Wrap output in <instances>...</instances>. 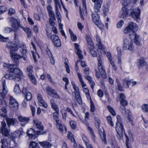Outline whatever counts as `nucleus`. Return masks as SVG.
<instances>
[{"instance_id": "1", "label": "nucleus", "mask_w": 148, "mask_h": 148, "mask_svg": "<svg viewBox=\"0 0 148 148\" xmlns=\"http://www.w3.org/2000/svg\"><path fill=\"white\" fill-rule=\"evenodd\" d=\"M6 121L8 124V127H6V124L5 121H3L1 122V131L2 134H4L5 136H7L9 134L10 128L9 127L10 125L13 126L17 123L18 122L17 119L14 118H7L6 119Z\"/></svg>"}, {"instance_id": "2", "label": "nucleus", "mask_w": 148, "mask_h": 148, "mask_svg": "<svg viewBox=\"0 0 148 148\" xmlns=\"http://www.w3.org/2000/svg\"><path fill=\"white\" fill-rule=\"evenodd\" d=\"M13 64L12 69L10 70H8L9 72L13 73L16 76L11 74H8L5 75V78L11 80H14L15 81H19L21 79V76L23 75V73L21 70L18 68H14Z\"/></svg>"}, {"instance_id": "3", "label": "nucleus", "mask_w": 148, "mask_h": 148, "mask_svg": "<svg viewBox=\"0 0 148 148\" xmlns=\"http://www.w3.org/2000/svg\"><path fill=\"white\" fill-rule=\"evenodd\" d=\"M10 21L12 31L14 32L15 42L17 43L19 42L18 36L21 32L19 22L13 17L10 18Z\"/></svg>"}, {"instance_id": "4", "label": "nucleus", "mask_w": 148, "mask_h": 148, "mask_svg": "<svg viewBox=\"0 0 148 148\" xmlns=\"http://www.w3.org/2000/svg\"><path fill=\"white\" fill-rule=\"evenodd\" d=\"M136 43L133 40H130L128 38H125L123 41L122 48L124 50H129L133 52L135 47Z\"/></svg>"}, {"instance_id": "5", "label": "nucleus", "mask_w": 148, "mask_h": 148, "mask_svg": "<svg viewBox=\"0 0 148 148\" xmlns=\"http://www.w3.org/2000/svg\"><path fill=\"white\" fill-rule=\"evenodd\" d=\"M128 13L129 16H131L136 21L138 22L140 21V10L139 9L134 10L132 8H131L130 9L128 10Z\"/></svg>"}, {"instance_id": "6", "label": "nucleus", "mask_w": 148, "mask_h": 148, "mask_svg": "<svg viewBox=\"0 0 148 148\" xmlns=\"http://www.w3.org/2000/svg\"><path fill=\"white\" fill-rule=\"evenodd\" d=\"M102 55L101 54L97 57V59L98 60V70L101 72L102 77L105 78L106 77V73L102 65V62L101 60Z\"/></svg>"}, {"instance_id": "7", "label": "nucleus", "mask_w": 148, "mask_h": 148, "mask_svg": "<svg viewBox=\"0 0 148 148\" xmlns=\"http://www.w3.org/2000/svg\"><path fill=\"white\" fill-rule=\"evenodd\" d=\"M100 123V121L99 119L97 120L95 122V126L99 130V133L102 141L104 142L105 144H106L107 142L106 139V134L103 129H102V130H101V129H100L99 126Z\"/></svg>"}, {"instance_id": "8", "label": "nucleus", "mask_w": 148, "mask_h": 148, "mask_svg": "<svg viewBox=\"0 0 148 148\" xmlns=\"http://www.w3.org/2000/svg\"><path fill=\"white\" fill-rule=\"evenodd\" d=\"M115 129L117 133V135L118 138L119 140L123 139V132L124 131L123 125V123H116Z\"/></svg>"}, {"instance_id": "9", "label": "nucleus", "mask_w": 148, "mask_h": 148, "mask_svg": "<svg viewBox=\"0 0 148 148\" xmlns=\"http://www.w3.org/2000/svg\"><path fill=\"white\" fill-rule=\"evenodd\" d=\"M46 90L49 95L56 99H59L60 98V97L58 94L57 91L52 89L49 86H47L46 87Z\"/></svg>"}, {"instance_id": "10", "label": "nucleus", "mask_w": 148, "mask_h": 148, "mask_svg": "<svg viewBox=\"0 0 148 148\" xmlns=\"http://www.w3.org/2000/svg\"><path fill=\"white\" fill-rule=\"evenodd\" d=\"M138 29L137 25L134 23L131 22L128 26L125 29L124 32L126 34L130 31H136Z\"/></svg>"}, {"instance_id": "11", "label": "nucleus", "mask_w": 148, "mask_h": 148, "mask_svg": "<svg viewBox=\"0 0 148 148\" xmlns=\"http://www.w3.org/2000/svg\"><path fill=\"white\" fill-rule=\"evenodd\" d=\"M129 36L131 40H133L136 42V45L138 46H140L141 44L139 40V36L136 34L135 31L129 32Z\"/></svg>"}, {"instance_id": "12", "label": "nucleus", "mask_w": 148, "mask_h": 148, "mask_svg": "<svg viewBox=\"0 0 148 148\" xmlns=\"http://www.w3.org/2000/svg\"><path fill=\"white\" fill-rule=\"evenodd\" d=\"M11 56L13 58V61L15 63L14 65L16 66H18L19 65V61L18 59L23 58L24 60H26V58L25 56H22L16 53H12L11 55Z\"/></svg>"}, {"instance_id": "13", "label": "nucleus", "mask_w": 148, "mask_h": 148, "mask_svg": "<svg viewBox=\"0 0 148 148\" xmlns=\"http://www.w3.org/2000/svg\"><path fill=\"white\" fill-rule=\"evenodd\" d=\"M18 103L16 100L12 96H10L9 106L12 108L17 109L18 107Z\"/></svg>"}, {"instance_id": "14", "label": "nucleus", "mask_w": 148, "mask_h": 148, "mask_svg": "<svg viewBox=\"0 0 148 148\" xmlns=\"http://www.w3.org/2000/svg\"><path fill=\"white\" fill-rule=\"evenodd\" d=\"M51 39L52 40L55 47H59L61 46V41L58 36L55 34H53L51 37Z\"/></svg>"}, {"instance_id": "15", "label": "nucleus", "mask_w": 148, "mask_h": 148, "mask_svg": "<svg viewBox=\"0 0 148 148\" xmlns=\"http://www.w3.org/2000/svg\"><path fill=\"white\" fill-rule=\"evenodd\" d=\"M95 3L94 7L95 11L96 12H99L100 11L101 5L103 3V0H92Z\"/></svg>"}, {"instance_id": "16", "label": "nucleus", "mask_w": 148, "mask_h": 148, "mask_svg": "<svg viewBox=\"0 0 148 148\" xmlns=\"http://www.w3.org/2000/svg\"><path fill=\"white\" fill-rule=\"evenodd\" d=\"M18 119L21 122L20 125L22 126H24L26 124L28 123L30 120L29 117L19 116L18 117Z\"/></svg>"}, {"instance_id": "17", "label": "nucleus", "mask_w": 148, "mask_h": 148, "mask_svg": "<svg viewBox=\"0 0 148 148\" xmlns=\"http://www.w3.org/2000/svg\"><path fill=\"white\" fill-rule=\"evenodd\" d=\"M34 124L36 126V128L39 130L37 131L38 132V134H42L43 130V125L39 121L37 120H34Z\"/></svg>"}, {"instance_id": "18", "label": "nucleus", "mask_w": 148, "mask_h": 148, "mask_svg": "<svg viewBox=\"0 0 148 148\" xmlns=\"http://www.w3.org/2000/svg\"><path fill=\"white\" fill-rule=\"evenodd\" d=\"M83 9L82 11L80 8V16L82 19H84L83 16L87 15V10L86 4V1L85 0H82Z\"/></svg>"}, {"instance_id": "19", "label": "nucleus", "mask_w": 148, "mask_h": 148, "mask_svg": "<svg viewBox=\"0 0 148 148\" xmlns=\"http://www.w3.org/2000/svg\"><path fill=\"white\" fill-rule=\"evenodd\" d=\"M6 46L8 48L12 51H16L18 50L17 44L12 42H7Z\"/></svg>"}, {"instance_id": "20", "label": "nucleus", "mask_w": 148, "mask_h": 148, "mask_svg": "<svg viewBox=\"0 0 148 148\" xmlns=\"http://www.w3.org/2000/svg\"><path fill=\"white\" fill-rule=\"evenodd\" d=\"M3 88L2 90L0 92L1 96L4 99L6 95L8 92L7 88L5 84V82L3 81L2 82Z\"/></svg>"}, {"instance_id": "21", "label": "nucleus", "mask_w": 148, "mask_h": 148, "mask_svg": "<svg viewBox=\"0 0 148 148\" xmlns=\"http://www.w3.org/2000/svg\"><path fill=\"white\" fill-rule=\"evenodd\" d=\"M97 12H93L92 14V17L93 22L95 23H98L100 20L99 14L97 13Z\"/></svg>"}, {"instance_id": "22", "label": "nucleus", "mask_w": 148, "mask_h": 148, "mask_svg": "<svg viewBox=\"0 0 148 148\" xmlns=\"http://www.w3.org/2000/svg\"><path fill=\"white\" fill-rule=\"evenodd\" d=\"M126 4H124V6L122 7V11L120 12L121 17V18H124L127 15H128V10H127V8H126Z\"/></svg>"}, {"instance_id": "23", "label": "nucleus", "mask_w": 148, "mask_h": 148, "mask_svg": "<svg viewBox=\"0 0 148 148\" xmlns=\"http://www.w3.org/2000/svg\"><path fill=\"white\" fill-rule=\"evenodd\" d=\"M74 44L76 49L75 52L77 56L80 59H82L83 58V56L82 54V51L79 49V45L76 43H75Z\"/></svg>"}, {"instance_id": "24", "label": "nucleus", "mask_w": 148, "mask_h": 148, "mask_svg": "<svg viewBox=\"0 0 148 148\" xmlns=\"http://www.w3.org/2000/svg\"><path fill=\"white\" fill-rule=\"evenodd\" d=\"M38 99L39 102L40 103V106H43L45 108H47L48 105L47 103L44 101L42 98V96L40 94H38Z\"/></svg>"}, {"instance_id": "25", "label": "nucleus", "mask_w": 148, "mask_h": 148, "mask_svg": "<svg viewBox=\"0 0 148 148\" xmlns=\"http://www.w3.org/2000/svg\"><path fill=\"white\" fill-rule=\"evenodd\" d=\"M146 62L145 61L144 57H141L138 60L137 65L139 68L143 66L146 64Z\"/></svg>"}, {"instance_id": "26", "label": "nucleus", "mask_w": 148, "mask_h": 148, "mask_svg": "<svg viewBox=\"0 0 148 148\" xmlns=\"http://www.w3.org/2000/svg\"><path fill=\"white\" fill-rule=\"evenodd\" d=\"M123 84L126 88H128L131 84V80L129 79V77H125L123 80Z\"/></svg>"}, {"instance_id": "27", "label": "nucleus", "mask_w": 148, "mask_h": 148, "mask_svg": "<svg viewBox=\"0 0 148 148\" xmlns=\"http://www.w3.org/2000/svg\"><path fill=\"white\" fill-rule=\"evenodd\" d=\"M27 134L28 136L31 138L36 134H38L37 131H35L33 129L30 128L27 131Z\"/></svg>"}, {"instance_id": "28", "label": "nucleus", "mask_w": 148, "mask_h": 148, "mask_svg": "<svg viewBox=\"0 0 148 148\" xmlns=\"http://www.w3.org/2000/svg\"><path fill=\"white\" fill-rule=\"evenodd\" d=\"M22 93L26 94V99L27 101H30L31 100L32 98V94L30 92H27L25 88H23L22 90Z\"/></svg>"}, {"instance_id": "29", "label": "nucleus", "mask_w": 148, "mask_h": 148, "mask_svg": "<svg viewBox=\"0 0 148 148\" xmlns=\"http://www.w3.org/2000/svg\"><path fill=\"white\" fill-rule=\"evenodd\" d=\"M40 144L45 148H49L51 146V145L47 141L39 142Z\"/></svg>"}, {"instance_id": "30", "label": "nucleus", "mask_w": 148, "mask_h": 148, "mask_svg": "<svg viewBox=\"0 0 148 148\" xmlns=\"http://www.w3.org/2000/svg\"><path fill=\"white\" fill-rule=\"evenodd\" d=\"M86 40L88 44L90 46V47H91V48H93V43L92 42V39L90 36L89 34H87L86 35Z\"/></svg>"}, {"instance_id": "31", "label": "nucleus", "mask_w": 148, "mask_h": 148, "mask_svg": "<svg viewBox=\"0 0 148 148\" xmlns=\"http://www.w3.org/2000/svg\"><path fill=\"white\" fill-rule=\"evenodd\" d=\"M28 75L30 80L34 84H37V82L34 76L31 73H28Z\"/></svg>"}, {"instance_id": "32", "label": "nucleus", "mask_w": 148, "mask_h": 148, "mask_svg": "<svg viewBox=\"0 0 148 148\" xmlns=\"http://www.w3.org/2000/svg\"><path fill=\"white\" fill-rule=\"evenodd\" d=\"M56 124L58 129L60 131L62 132L63 131V128L62 125L61 123V121H57Z\"/></svg>"}, {"instance_id": "33", "label": "nucleus", "mask_w": 148, "mask_h": 148, "mask_svg": "<svg viewBox=\"0 0 148 148\" xmlns=\"http://www.w3.org/2000/svg\"><path fill=\"white\" fill-rule=\"evenodd\" d=\"M23 49L21 48L20 50V52L21 53V54L23 55L22 56H25L26 58V54L27 53V50L25 49L26 46L23 45Z\"/></svg>"}, {"instance_id": "34", "label": "nucleus", "mask_w": 148, "mask_h": 148, "mask_svg": "<svg viewBox=\"0 0 148 148\" xmlns=\"http://www.w3.org/2000/svg\"><path fill=\"white\" fill-rule=\"evenodd\" d=\"M29 146L30 147H32V148H40V147L38 146L37 143L33 141L30 142Z\"/></svg>"}, {"instance_id": "35", "label": "nucleus", "mask_w": 148, "mask_h": 148, "mask_svg": "<svg viewBox=\"0 0 148 148\" xmlns=\"http://www.w3.org/2000/svg\"><path fill=\"white\" fill-rule=\"evenodd\" d=\"M82 137V139L86 144V147L90 145L88 143V139L86 136L84 134H83Z\"/></svg>"}, {"instance_id": "36", "label": "nucleus", "mask_w": 148, "mask_h": 148, "mask_svg": "<svg viewBox=\"0 0 148 148\" xmlns=\"http://www.w3.org/2000/svg\"><path fill=\"white\" fill-rule=\"evenodd\" d=\"M19 27H20V28H22L23 30L25 31L27 33H29V32H31V29L28 27H24L22 25H21L20 24V23L19 22Z\"/></svg>"}, {"instance_id": "37", "label": "nucleus", "mask_w": 148, "mask_h": 148, "mask_svg": "<svg viewBox=\"0 0 148 148\" xmlns=\"http://www.w3.org/2000/svg\"><path fill=\"white\" fill-rule=\"evenodd\" d=\"M56 17L58 19V22H61V20H60L61 16L60 15V13L58 10V8H56Z\"/></svg>"}, {"instance_id": "38", "label": "nucleus", "mask_w": 148, "mask_h": 148, "mask_svg": "<svg viewBox=\"0 0 148 148\" xmlns=\"http://www.w3.org/2000/svg\"><path fill=\"white\" fill-rule=\"evenodd\" d=\"M95 24L101 30H103L104 28V25L101 23V22L100 21L98 23Z\"/></svg>"}, {"instance_id": "39", "label": "nucleus", "mask_w": 148, "mask_h": 148, "mask_svg": "<svg viewBox=\"0 0 148 148\" xmlns=\"http://www.w3.org/2000/svg\"><path fill=\"white\" fill-rule=\"evenodd\" d=\"M14 91L16 93H19L21 92V90L19 88V85L18 84H16L14 88Z\"/></svg>"}, {"instance_id": "40", "label": "nucleus", "mask_w": 148, "mask_h": 148, "mask_svg": "<svg viewBox=\"0 0 148 148\" xmlns=\"http://www.w3.org/2000/svg\"><path fill=\"white\" fill-rule=\"evenodd\" d=\"M90 111L92 112H94L95 110V106L93 102L91 99L90 101Z\"/></svg>"}, {"instance_id": "41", "label": "nucleus", "mask_w": 148, "mask_h": 148, "mask_svg": "<svg viewBox=\"0 0 148 148\" xmlns=\"http://www.w3.org/2000/svg\"><path fill=\"white\" fill-rule=\"evenodd\" d=\"M15 133L17 134L18 136H20L23 134L24 132L22 129L20 128L18 130L16 131L15 132Z\"/></svg>"}, {"instance_id": "42", "label": "nucleus", "mask_w": 148, "mask_h": 148, "mask_svg": "<svg viewBox=\"0 0 148 148\" xmlns=\"http://www.w3.org/2000/svg\"><path fill=\"white\" fill-rule=\"evenodd\" d=\"M107 108L112 115L114 116L116 115L115 112L112 108L110 106H108Z\"/></svg>"}, {"instance_id": "43", "label": "nucleus", "mask_w": 148, "mask_h": 148, "mask_svg": "<svg viewBox=\"0 0 148 148\" xmlns=\"http://www.w3.org/2000/svg\"><path fill=\"white\" fill-rule=\"evenodd\" d=\"M49 16L51 18H52L53 20H56V17L55 16V14L54 13V12L53 11L49 12Z\"/></svg>"}, {"instance_id": "44", "label": "nucleus", "mask_w": 148, "mask_h": 148, "mask_svg": "<svg viewBox=\"0 0 148 148\" xmlns=\"http://www.w3.org/2000/svg\"><path fill=\"white\" fill-rule=\"evenodd\" d=\"M110 63L112 65L113 69L114 70L116 71L117 70V67L115 65L114 62L112 60H111L110 59V60L109 61Z\"/></svg>"}, {"instance_id": "45", "label": "nucleus", "mask_w": 148, "mask_h": 148, "mask_svg": "<svg viewBox=\"0 0 148 148\" xmlns=\"http://www.w3.org/2000/svg\"><path fill=\"white\" fill-rule=\"evenodd\" d=\"M73 88L75 90V95H77L79 94V89L78 87L76 85H75L73 86Z\"/></svg>"}, {"instance_id": "46", "label": "nucleus", "mask_w": 148, "mask_h": 148, "mask_svg": "<svg viewBox=\"0 0 148 148\" xmlns=\"http://www.w3.org/2000/svg\"><path fill=\"white\" fill-rule=\"evenodd\" d=\"M62 114L63 118L65 120L66 117V113L64 109H62L61 111Z\"/></svg>"}, {"instance_id": "47", "label": "nucleus", "mask_w": 148, "mask_h": 148, "mask_svg": "<svg viewBox=\"0 0 148 148\" xmlns=\"http://www.w3.org/2000/svg\"><path fill=\"white\" fill-rule=\"evenodd\" d=\"M13 64H9L7 63H4L3 64V67L6 69H8V70H10L12 69Z\"/></svg>"}, {"instance_id": "48", "label": "nucleus", "mask_w": 148, "mask_h": 148, "mask_svg": "<svg viewBox=\"0 0 148 148\" xmlns=\"http://www.w3.org/2000/svg\"><path fill=\"white\" fill-rule=\"evenodd\" d=\"M143 110L144 112H148V105L144 104L142 107Z\"/></svg>"}, {"instance_id": "49", "label": "nucleus", "mask_w": 148, "mask_h": 148, "mask_svg": "<svg viewBox=\"0 0 148 148\" xmlns=\"http://www.w3.org/2000/svg\"><path fill=\"white\" fill-rule=\"evenodd\" d=\"M107 119L108 123L110 124V125H111L112 126H113L114 123L112 121L111 117L110 116H108L107 118Z\"/></svg>"}, {"instance_id": "50", "label": "nucleus", "mask_w": 148, "mask_h": 148, "mask_svg": "<svg viewBox=\"0 0 148 148\" xmlns=\"http://www.w3.org/2000/svg\"><path fill=\"white\" fill-rule=\"evenodd\" d=\"M75 96L77 102L79 104H81L82 103V100L81 97L80 96L79 94H78V95L77 94Z\"/></svg>"}, {"instance_id": "51", "label": "nucleus", "mask_w": 148, "mask_h": 148, "mask_svg": "<svg viewBox=\"0 0 148 148\" xmlns=\"http://www.w3.org/2000/svg\"><path fill=\"white\" fill-rule=\"evenodd\" d=\"M66 60L67 61H68V59L66 58L65 59L64 64H65V67L66 69V71L68 73H69L70 72L69 67L67 62H66Z\"/></svg>"}, {"instance_id": "52", "label": "nucleus", "mask_w": 148, "mask_h": 148, "mask_svg": "<svg viewBox=\"0 0 148 148\" xmlns=\"http://www.w3.org/2000/svg\"><path fill=\"white\" fill-rule=\"evenodd\" d=\"M120 102L121 105L123 106H126L128 105V102L125 99L120 100Z\"/></svg>"}, {"instance_id": "53", "label": "nucleus", "mask_w": 148, "mask_h": 148, "mask_svg": "<svg viewBox=\"0 0 148 148\" xmlns=\"http://www.w3.org/2000/svg\"><path fill=\"white\" fill-rule=\"evenodd\" d=\"M70 125L73 129H75L76 128V123L73 121H72L70 122Z\"/></svg>"}, {"instance_id": "54", "label": "nucleus", "mask_w": 148, "mask_h": 148, "mask_svg": "<svg viewBox=\"0 0 148 148\" xmlns=\"http://www.w3.org/2000/svg\"><path fill=\"white\" fill-rule=\"evenodd\" d=\"M8 40V38L4 37L0 35V41L2 42H6Z\"/></svg>"}, {"instance_id": "55", "label": "nucleus", "mask_w": 148, "mask_h": 148, "mask_svg": "<svg viewBox=\"0 0 148 148\" xmlns=\"http://www.w3.org/2000/svg\"><path fill=\"white\" fill-rule=\"evenodd\" d=\"M33 66L31 65L29 66L27 68V71L28 72V73H31L32 74L33 72Z\"/></svg>"}, {"instance_id": "56", "label": "nucleus", "mask_w": 148, "mask_h": 148, "mask_svg": "<svg viewBox=\"0 0 148 148\" xmlns=\"http://www.w3.org/2000/svg\"><path fill=\"white\" fill-rule=\"evenodd\" d=\"M52 108L55 110L56 113L58 114L59 112V110L58 108L57 105L55 104H54L53 105H51Z\"/></svg>"}, {"instance_id": "57", "label": "nucleus", "mask_w": 148, "mask_h": 148, "mask_svg": "<svg viewBox=\"0 0 148 148\" xmlns=\"http://www.w3.org/2000/svg\"><path fill=\"white\" fill-rule=\"evenodd\" d=\"M55 3V6L56 9V8H58L59 7L60 8H61V6L60 4V3L58 0H54Z\"/></svg>"}, {"instance_id": "58", "label": "nucleus", "mask_w": 148, "mask_h": 148, "mask_svg": "<svg viewBox=\"0 0 148 148\" xmlns=\"http://www.w3.org/2000/svg\"><path fill=\"white\" fill-rule=\"evenodd\" d=\"M58 113L57 114L56 113H53V116L54 119L56 121V123H57V121H60L58 119Z\"/></svg>"}, {"instance_id": "59", "label": "nucleus", "mask_w": 148, "mask_h": 148, "mask_svg": "<svg viewBox=\"0 0 148 148\" xmlns=\"http://www.w3.org/2000/svg\"><path fill=\"white\" fill-rule=\"evenodd\" d=\"M6 10L5 6H0V13H2Z\"/></svg>"}, {"instance_id": "60", "label": "nucleus", "mask_w": 148, "mask_h": 148, "mask_svg": "<svg viewBox=\"0 0 148 148\" xmlns=\"http://www.w3.org/2000/svg\"><path fill=\"white\" fill-rule=\"evenodd\" d=\"M84 78L88 80L90 83L92 82V78L90 76L87 75L86 76H84Z\"/></svg>"}, {"instance_id": "61", "label": "nucleus", "mask_w": 148, "mask_h": 148, "mask_svg": "<svg viewBox=\"0 0 148 148\" xmlns=\"http://www.w3.org/2000/svg\"><path fill=\"white\" fill-rule=\"evenodd\" d=\"M91 48V49L90 50V52L92 54V56L94 57H96L97 56V54L96 52L94 51L93 49H92V48Z\"/></svg>"}, {"instance_id": "62", "label": "nucleus", "mask_w": 148, "mask_h": 148, "mask_svg": "<svg viewBox=\"0 0 148 148\" xmlns=\"http://www.w3.org/2000/svg\"><path fill=\"white\" fill-rule=\"evenodd\" d=\"M123 24V21L122 20L120 21L117 23V27L118 28H120Z\"/></svg>"}, {"instance_id": "63", "label": "nucleus", "mask_w": 148, "mask_h": 148, "mask_svg": "<svg viewBox=\"0 0 148 148\" xmlns=\"http://www.w3.org/2000/svg\"><path fill=\"white\" fill-rule=\"evenodd\" d=\"M68 138L71 140V142L75 141V139L73 137V135L72 133H70L68 135Z\"/></svg>"}, {"instance_id": "64", "label": "nucleus", "mask_w": 148, "mask_h": 148, "mask_svg": "<svg viewBox=\"0 0 148 148\" xmlns=\"http://www.w3.org/2000/svg\"><path fill=\"white\" fill-rule=\"evenodd\" d=\"M15 12V10L12 8H10L9 10L8 14L9 15H12Z\"/></svg>"}]
</instances>
